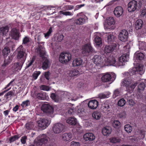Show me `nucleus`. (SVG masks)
I'll list each match as a JSON object with an SVG mask.
<instances>
[{
    "label": "nucleus",
    "instance_id": "473e14b6",
    "mask_svg": "<svg viewBox=\"0 0 146 146\" xmlns=\"http://www.w3.org/2000/svg\"><path fill=\"white\" fill-rule=\"evenodd\" d=\"M9 31V27L7 26L2 27L0 28V32L1 35H5Z\"/></svg>",
    "mask_w": 146,
    "mask_h": 146
},
{
    "label": "nucleus",
    "instance_id": "bb28decb",
    "mask_svg": "<svg viewBox=\"0 0 146 146\" xmlns=\"http://www.w3.org/2000/svg\"><path fill=\"white\" fill-rule=\"evenodd\" d=\"M111 129L110 127H106L103 128L102 130V133L104 135L108 136L111 133Z\"/></svg>",
    "mask_w": 146,
    "mask_h": 146
},
{
    "label": "nucleus",
    "instance_id": "4d7b16f0",
    "mask_svg": "<svg viewBox=\"0 0 146 146\" xmlns=\"http://www.w3.org/2000/svg\"><path fill=\"white\" fill-rule=\"evenodd\" d=\"M30 104V101L29 100L23 101L21 104V106L23 108H25L28 106Z\"/></svg>",
    "mask_w": 146,
    "mask_h": 146
},
{
    "label": "nucleus",
    "instance_id": "4468645a",
    "mask_svg": "<svg viewBox=\"0 0 146 146\" xmlns=\"http://www.w3.org/2000/svg\"><path fill=\"white\" fill-rule=\"evenodd\" d=\"M137 2L135 0L130 2L128 4V11L129 12L135 11L137 9Z\"/></svg>",
    "mask_w": 146,
    "mask_h": 146
},
{
    "label": "nucleus",
    "instance_id": "7c9ffc66",
    "mask_svg": "<svg viewBox=\"0 0 146 146\" xmlns=\"http://www.w3.org/2000/svg\"><path fill=\"white\" fill-rule=\"evenodd\" d=\"M143 24V21L141 19H138L135 22V28L137 30L141 28Z\"/></svg>",
    "mask_w": 146,
    "mask_h": 146
},
{
    "label": "nucleus",
    "instance_id": "ea45409f",
    "mask_svg": "<svg viewBox=\"0 0 146 146\" xmlns=\"http://www.w3.org/2000/svg\"><path fill=\"white\" fill-rule=\"evenodd\" d=\"M59 13L60 14H63L66 16H72L73 15L74 13L73 12H70L68 11H59Z\"/></svg>",
    "mask_w": 146,
    "mask_h": 146
},
{
    "label": "nucleus",
    "instance_id": "f257e3e1",
    "mask_svg": "<svg viewBox=\"0 0 146 146\" xmlns=\"http://www.w3.org/2000/svg\"><path fill=\"white\" fill-rule=\"evenodd\" d=\"M129 56V54L125 53L123 54L119 58L118 62H116L115 58L112 56L109 57L106 59L110 65L118 66L124 65L125 63L128 60Z\"/></svg>",
    "mask_w": 146,
    "mask_h": 146
},
{
    "label": "nucleus",
    "instance_id": "3c124183",
    "mask_svg": "<svg viewBox=\"0 0 146 146\" xmlns=\"http://www.w3.org/2000/svg\"><path fill=\"white\" fill-rule=\"evenodd\" d=\"M41 90L46 91H49L50 89L49 86L45 85H42L40 87Z\"/></svg>",
    "mask_w": 146,
    "mask_h": 146
},
{
    "label": "nucleus",
    "instance_id": "8fccbe9b",
    "mask_svg": "<svg viewBox=\"0 0 146 146\" xmlns=\"http://www.w3.org/2000/svg\"><path fill=\"white\" fill-rule=\"evenodd\" d=\"M140 16L141 18L146 17V8L143 9L141 10Z\"/></svg>",
    "mask_w": 146,
    "mask_h": 146
},
{
    "label": "nucleus",
    "instance_id": "4be33fe9",
    "mask_svg": "<svg viewBox=\"0 0 146 146\" xmlns=\"http://www.w3.org/2000/svg\"><path fill=\"white\" fill-rule=\"evenodd\" d=\"M94 35L96 36L94 40L95 44L98 46H99L102 44L101 38L100 37V34L98 32L94 33Z\"/></svg>",
    "mask_w": 146,
    "mask_h": 146
},
{
    "label": "nucleus",
    "instance_id": "13d9d810",
    "mask_svg": "<svg viewBox=\"0 0 146 146\" xmlns=\"http://www.w3.org/2000/svg\"><path fill=\"white\" fill-rule=\"evenodd\" d=\"M120 125V123L118 120H114L113 122V125L115 127H119Z\"/></svg>",
    "mask_w": 146,
    "mask_h": 146
},
{
    "label": "nucleus",
    "instance_id": "a19ab883",
    "mask_svg": "<svg viewBox=\"0 0 146 146\" xmlns=\"http://www.w3.org/2000/svg\"><path fill=\"white\" fill-rule=\"evenodd\" d=\"M139 48L140 49L144 50L146 49V43L143 41L139 42Z\"/></svg>",
    "mask_w": 146,
    "mask_h": 146
},
{
    "label": "nucleus",
    "instance_id": "5fc2aeb1",
    "mask_svg": "<svg viewBox=\"0 0 146 146\" xmlns=\"http://www.w3.org/2000/svg\"><path fill=\"white\" fill-rule=\"evenodd\" d=\"M35 60V58L33 57L29 60L27 63V68H28L31 66L34 62Z\"/></svg>",
    "mask_w": 146,
    "mask_h": 146
},
{
    "label": "nucleus",
    "instance_id": "f704fd0d",
    "mask_svg": "<svg viewBox=\"0 0 146 146\" xmlns=\"http://www.w3.org/2000/svg\"><path fill=\"white\" fill-rule=\"evenodd\" d=\"M106 22L107 24L109 26L113 25L115 23V21L114 18L112 17H110L106 19Z\"/></svg>",
    "mask_w": 146,
    "mask_h": 146
},
{
    "label": "nucleus",
    "instance_id": "49530a36",
    "mask_svg": "<svg viewBox=\"0 0 146 146\" xmlns=\"http://www.w3.org/2000/svg\"><path fill=\"white\" fill-rule=\"evenodd\" d=\"M126 104V101L123 98L120 99L118 101V106L122 107L124 106Z\"/></svg>",
    "mask_w": 146,
    "mask_h": 146
},
{
    "label": "nucleus",
    "instance_id": "cd10ccee",
    "mask_svg": "<svg viewBox=\"0 0 146 146\" xmlns=\"http://www.w3.org/2000/svg\"><path fill=\"white\" fill-rule=\"evenodd\" d=\"M72 135L70 133H65L62 136V140L65 141H68L70 140L72 137Z\"/></svg>",
    "mask_w": 146,
    "mask_h": 146
},
{
    "label": "nucleus",
    "instance_id": "f3484780",
    "mask_svg": "<svg viewBox=\"0 0 146 146\" xmlns=\"http://www.w3.org/2000/svg\"><path fill=\"white\" fill-rule=\"evenodd\" d=\"M99 105L98 102L96 100H90L88 104V106L92 110L96 109Z\"/></svg>",
    "mask_w": 146,
    "mask_h": 146
},
{
    "label": "nucleus",
    "instance_id": "603ef678",
    "mask_svg": "<svg viewBox=\"0 0 146 146\" xmlns=\"http://www.w3.org/2000/svg\"><path fill=\"white\" fill-rule=\"evenodd\" d=\"M52 31V27H50L47 33H44V37L46 39L48 38L50 36V35Z\"/></svg>",
    "mask_w": 146,
    "mask_h": 146
},
{
    "label": "nucleus",
    "instance_id": "dca6fc26",
    "mask_svg": "<svg viewBox=\"0 0 146 146\" xmlns=\"http://www.w3.org/2000/svg\"><path fill=\"white\" fill-rule=\"evenodd\" d=\"M130 93V92L127 93L125 95L124 97L127 100V102L129 105L131 106H132L135 104V103L132 99L133 96L131 95Z\"/></svg>",
    "mask_w": 146,
    "mask_h": 146
},
{
    "label": "nucleus",
    "instance_id": "ddd939ff",
    "mask_svg": "<svg viewBox=\"0 0 146 146\" xmlns=\"http://www.w3.org/2000/svg\"><path fill=\"white\" fill-rule=\"evenodd\" d=\"M51 121L46 119H41L38 121V126L44 129L50 124Z\"/></svg>",
    "mask_w": 146,
    "mask_h": 146
},
{
    "label": "nucleus",
    "instance_id": "a18cd8bd",
    "mask_svg": "<svg viewBox=\"0 0 146 146\" xmlns=\"http://www.w3.org/2000/svg\"><path fill=\"white\" fill-rule=\"evenodd\" d=\"M121 95L120 90L118 89L115 90L113 92V98H115L117 96H120Z\"/></svg>",
    "mask_w": 146,
    "mask_h": 146
},
{
    "label": "nucleus",
    "instance_id": "e2e57ef3",
    "mask_svg": "<svg viewBox=\"0 0 146 146\" xmlns=\"http://www.w3.org/2000/svg\"><path fill=\"white\" fill-rule=\"evenodd\" d=\"M31 39L27 36H25L23 40V44H25L30 42Z\"/></svg>",
    "mask_w": 146,
    "mask_h": 146
},
{
    "label": "nucleus",
    "instance_id": "5701e85b",
    "mask_svg": "<svg viewBox=\"0 0 146 146\" xmlns=\"http://www.w3.org/2000/svg\"><path fill=\"white\" fill-rule=\"evenodd\" d=\"M10 35L14 39L17 40L19 39V34L17 30L16 29H13L11 30Z\"/></svg>",
    "mask_w": 146,
    "mask_h": 146
},
{
    "label": "nucleus",
    "instance_id": "338daca9",
    "mask_svg": "<svg viewBox=\"0 0 146 146\" xmlns=\"http://www.w3.org/2000/svg\"><path fill=\"white\" fill-rule=\"evenodd\" d=\"M27 137L26 136H24L22 137L21 139V141L22 143L25 144L26 142V140Z\"/></svg>",
    "mask_w": 146,
    "mask_h": 146
},
{
    "label": "nucleus",
    "instance_id": "37998d69",
    "mask_svg": "<svg viewBox=\"0 0 146 146\" xmlns=\"http://www.w3.org/2000/svg\"><path fill=\"white\" fill-rule=\"evenodd\" d=\"M124 128L125 131L128 133H131L132 131V127L129 125H126L124 126Z\"/></svg>",
    "mask_w": 146,
    "mask_h": 146
},
{
    "label": "nucleus",
    "instance_id": "9d476101",
    "mask_svg": "<svg viewBox=\"0 0 146 146\" xmlns=\"http://www.w3.org/2000/svg\"><path fill=\"white\" fill-rule=\"evenodd\" d=\"M64 128V125L63 124L57 123L54 125L52 131L55 133L58 134L62 131Z\"/></svg>",
    "mask_w": 146,
    "mask_h": 146
},
{
    "label": "nucleus",
    "instance_id": "58836bf2",
    "mask_svg": "<svg viewBox=\"0 0 146 146\" xmlns=\"http://www.w3.org/2000/svg\"><path fill=\"white\" fill-rule=\"evenodd\" d=\"M92 116L96 120L99 119L101 117V114L99 112H94L92 114Z\"/></svg>",
    "mask_w": 146,
    "mask_h": 146
},
{
    "label": "nucleus",
    "instance_id": "c03bdc74",
    "mask_svg": "<svg viewBox=\"0 0 146 146\" xmlns=\"http://www.w3.org/2000/svg\"><path fill=\"white\" fill-rule=\"evenodd\" d=\"M130 48V44L129 43H128L124 47L123 50L125 51V52H126V53L129 54Z\"/></svg>",
    "mask_w": 146,
    "mask_h": 146
},
{
    "label": "nucleus",
    "instance_id": "6ab92c4d",
    "mask_svg": "<svg viewBox=\"0 0 146 146\" xmlns=\"http://www.w3.org/2000/svg\"><path fill=\"white\" fill-rule=\"evenodd\" d=\"M111 75L108 73L104 74L101 77V80L102 82H109L110 84L112 82H111Z\"/></svg>",
    "mask_w": 146,
    "mask_h": 146
},
{
    "label": "nucleus",
    "instance_id": "052dcab7",
    "mask_svg": "<svg viewBox=\"0 0 146 146\" xmlns=\"http://www.w3.org/2000/svg\"><path fill=\"white\" fill-rule=\"evenodd\" d=\"M80 145L79 142L74 141H71L70 144V146H80Z\"/></svg>",
    "mask_w": 146,
    "mask_h": 146
},
{
    "label": "nucleus",
    "instance_id": "9b49d317",
    "mask_svg": "<svg viewBox=\"0 0 146 146\" xmlns=\"http://www.w3.org/2000/svg\"><path fill=\"white\" fill-rule=\"evenodd\" d=\"M130 71L132 74L138 73L141 75L144 72L143 66L141 65H137L135 67L131 69Z\"/></svg>",
    "mask_w": 146,
    "mask_h": 146
},
{
    "label": "nucleus",
    "instance_id": "864d4df0",
    "mask_svg": "<svg viewBox=\"0 0 146 146\" xmlns=\"http://www.w3.org/2000/svg\"><path fill=\"white\" fill-rule=\"evenodd\" d=\"M86 69L87 70L89 71H93L95 67L92 64H90L89 65L87 64L86 66Z\"/></svg>",
    "mask_w": 146,
    "mask_h": 146
},
{
    "label": "nucleus",
    "instance_id": "1a4fd4ad",
    "mask_svg": "<svg viewBox=\"0 0 146 146\" xmlns=\"http://www.w3.org/2000/svg\"><path fill=\"white\" fill-rule=\"evenodd\" d=\"M42 110L44 112H46L48 115L51 117H53V109L52 107L48 104H44L42 105Z\"/></svg>",
    "mask_w": 146,
    "mask_h": 146
},
{
    "label": "nucleus",
    "instance_id": "2f4dec72",
    "mask_svg": "<svg viewBox=\"0 0 146 146\" xmlns=\"http://www.w3.org/2000/svg\"><path fill=\"white\" fill-rule=\"evenodd\" d=\"M137 82V84H139L138 86V90L139 92H141L144 90L145 87V85L144 82Z\"/></svg>",
    "mask_w": 146,
    "mask_h": 146
},
{
    "label": "nucleus",
    "instance_id": "423d86ee",
    "mask_svg": "<svg viewBox=\"0 0 146 146\" xmlns=\"http://www.w3.org/2000/svg\"><path fill=\"white\" fill-rule=\"evenodd\" d=\"M49 138L44 134L40 135L35 140L34 143L37 146L42 145V144L46 143Z\"/></svg>",
    "mask_w": 146,
    "mask_h": 146
},
{
    "label": "nucleus",
    "instance_id": "39448f33",
    "mask_svg": "<svg viewBox=\"0 0 146 146\" xmlns=\"http://www.w3.org/2000/svg\"><path fill=\"white\" fill-rule=\"evenodd\" d=\"M92 60L94 63L98 67V68L100 69V68L102 67L104 65H109V63L107 64L104 63L103 58H102L101 56L96 55L94 56L92 58ZM106 62H107V60Z\"/></svg>",
    "mask_w": 146,
    "mask_h": 146
},
{
    "label": "nucleus",
    "instance_id": "0eeeda50",
    "mask_svg": "<svg viewBox=\"0 0 146 146\" xmlns=\"http://www.w3.org/2000/svg\"><path fill=\"white\" fill-rule=\"evenodd\" d=\"M72 59L71 54L68 52L61 53L59 56V60L63 64H67Z\"/></svg>",
    "mask_w": 146,
    "mask_h": 146
},
{
    "label": "nucleus",
    "instance_id": "79ce46f5",
    "mask_svg": "<svg viewBox=\"0 0 146 146\" xmlns=\"http://www.w3.org/2000/svg\"><path fill=\"white\" fill-rule=\"evenodd\" d=\"M10 52V50L7 47H5L3 50V54L4 56H7Z\"/></svg>",
    "mask_w": 146,
    "mask_h": 146
},
{
    "label": "nucleus",
    "instance_id": "f8f14e48",
    "mask_svg": "<svg viewBox=\"0 0 146 146\" xmlns=\"http://www.w3.org/2000/svg\"><path fill=\"white\" fill-rule=\"evenodd\" d=\"M128 34L127 31L125 30H123L121 31L119 35V39L123 42L128 40Z\"/></svg>",
    "mask_w": 146,
    "mask_h": 146
},
{
    "label": "nucleus",
    "instance_id": "6e6d98bb",
    "mask_svg": "<svg viewBox=\"0 0 146 146\" xmlns=\"http://www.w3.org/2000/svg\"><path fill=\"white\" fill-rule=\"evenodd\" d=\"M104 111L105 112H107L110 111V108L109 106L107 104H104L102 106Z\"/></svg>",
    "mask_w": 146,
    "mask_h": 146
},
{
    "label": "nucleus",
    "instance_id": "6e6552de",
    "mask_svg": "<svg viewBox=\"0 0 146 146\" xmlns=\"http://www.w3.org/2000/svg\"><path fill=\"white\" fill-rule=\"evenodd\" d=\"M82 53L84 56H88L90 53L94 51V49L92 48L90 42L85 44L82 47Z\"/></svg>",
    "mask_w": 146,
    "mask_h": 146
},
{
    "label": "nucleus",
    "instance_id": "bf43d9fd",
    "mask_svg": "<svg viewBox=\"0 0 146 146\" xmlns=\"http://www.w3.org/2000/svg\"><path fill=\"white\" fill-rule=\"evenodd\" d=\"M41 72L39 71H35L33 74V77L35 80H36L38 78V76L40 74Z\"/></svg>",
    "mask_w": 146,
    "mask_h": 146
},
{
    "label": "nucleus",
    "instance_id": "2eb2a0df",
    "mask_svg": "<svg viewBox=\"0 0 146 146\" xmlns=\"http://www.w3.org/2000/svg\"><path fill=\"white\" fill-rule=\"evenodd\" d=\"M23 63L20 62L14 63L12 65L11 70L14 73L21 70Z\"/></svg>",
    "mask_w": 146,
    "mask_h": 146
},
{
    "label": "nucleus",
    "instance_id": "20e7f679",
    "mask_svg": "<svg viewBox=\"0 0 146 146\" xmlns=\"http://www.w3.org/2000/svg\"><path fill=\"white\" fill-rule=\"evenodd\" d=\"M17 50L18 52L17 55L18 60L24 63L26 59L27 56L25 50L23 48L22 46L21 45L18 48Z\"/></svg>",
    "mask_w": 146,
    "mask_h": 146
},
{
    "label": "nucleus",
    "instance_id": "a878e982",
    "mask_svg": "<svg viewBox=\"0 0 146 146\" xmlns=\"http://www.w3.org/2000/svg\"><path fill=\"white\" fill-rule=\"evenodd\" d=\"M82 61L80 58L75 59L72 62V65L74 67L80 66L82 65Z\"/></svg>",
    "mask_w": 146,
    "mask_h": 146
},
{
    "label": "nucleus",
    "instance_id": "c9c22d12",
    "mask_svg": "<svg viewBox=\"0 0 146 146\" xmlns=\"http://www.w3.org/2000/svg\"><path fill=\"white\" fill-rule=\"evenodd\" d=\"M110 93L109 92H106L104 93L100 94L98 95V97L100 99L108 98L110 94Z\"/></svg>",
    "mask_w": 146,
    "mask_h": 146
},
{
    "label": "nucleus",
    "instance_id": "a211bd4d",
    "mask_svg": "<svg viewBox=\"0 0 146 146\" xmlns=\"http://www.w3.org/2000/svg\"><path fill=\"white\" fill-rule=\"evenodd\" d=\"M116 46V45L115 43H113L110 45L106 46L104 49L105 53L108 54L112 52L114 50Z\"/></svg>",
    "mask_w": 146,
    "mask_h": 146
},
{
    "label": "nucleus",
    "instance_id": "69168bd1",
    "mask_svg": "<svg viewBox=\"0 0 146 146\" xmlns=\"http://www.w3.org/2000/svg\"><path fill=\"white\" fill-rule=\"evenodd\" d=\"M119 117H120L125 118L126 116V113L125 111L121 112L119 115Z\"/></svg>",
    "mask_w": 146,
    "mask_h": 146
},
{
    "label": "nucleus",
    "instance_id": "b1692460",
    "mask_svg": "<svg viewBox=\"0 0 146 146\" xmlns=\"http://www.w3.org/2000/svg\"><path fill=\"white\" fill-rule=\"evenodd\" d=\"M145 57V55L144 53L140 52L139 51H137L134 54V60H135V58H136L137 60H142Z\"/></svg>",
    "mask_w": 146,
    "mask_h": 146
},
{
    "label": "nucleus",
    "instance_id": "f03ea898",
    "mask_svg": "<svg viewBox=\"0 0 146 146\" xmlns=\"http://www.w3.org/2000/svg\"><path fill=\"white\" fill-rule=\"evenodd\" d=\"M37 51L40 57L44 60L42 62V68L44 70H46L50 66V64L45 57L46 52L44 48L39 45L37 48Z\"/></svg>",
    "mask_w": 146,
    "mask_h": 146
},
{
    "label": "nucleus",
    "instance_id": "c85d7f7f",
    "mask_svg": "<svg viewBox=\"0 0 146 146\" xmlns=\"http://www.w3.org/2000/svg\"><path fill=\"white\" fill-rule=\"evenodd\" d=\"M107 40L108 43H111L113 41L114 37L113 36V33H109L107 34Z\"/></svg>",
    "mask_w": 146,
    "mask_h": 146
},
{
    "label": "nucleus",
    "instance_id": "72a5a7b5",
    "mask_svg": "<svg viewBox=\"0 0 146 146\" xmlns=\"http://www.w3.org/2000/svg\"><path fill=\"white\" fill-rule=\"evenodd\" d=\"M66 122L68 124L74 125L76 124V119L74 117H69L67 120Z\"/></svg>",
    "mask_w": 146,
    "mask_h": 146
},
{
    "label": "nucleus",
    "instance_id": "e433bc0d",
    "mask_svg": "<svg viewBox=\"0 0 146 146\" xmlns=\"http://www.w3.org/2000/svg\"><path fill=\"white\" fill-rule=\"evenodd\" d=\"M79 72L76 69H74L70 71L69 75L70 76H77L80 74Z\"/></svg>",
    "mask_w": 146,
    "mask_h": 146
},
{
    "label": "nucleus",
    "instance_id": "c756f323",
    "mask_svg": "<svg viewBox=\"0 0 146 146\" xmlns=\"http://www.w3.org/2000/svg\"><path fill=\"white\" fill-rule=\"evenodd\" d=\"M50 97L56 102H58L61 100V99L59 95L54 93L51 94Z\"/></svg>",
    "mask_w": 146,
    "mask_h": 146
},
{
    "label": "nucleus",
    "instance_id": "680f3d73",
    "mask_svg": "<svg viewBox=\"0 0 146 146\" xmlns=\"http://www.w3.org/2000/svg\"><path fill=\"white\" fill-rule=\"evenodd\" d=\"M18 135H15L14 136L11 137L9 139V141L10 143L13 142L14 141L16 140L19 138Z\"/></svg>",
    "mask_w": 146,
    "mask_h": 146
},
{
    "label": "nucleus",
    "instance_id": "0e129e2a",
    "mask_svg": "<svg viewBox=\"0 0 146 146\" xmlns=\"http://www.w3.org/2000/svg\"><path fill=\"white\" fill-rule=\"evenodd\" d=\"M36 97L38 99L40 100H43L44 98L43 94L41 93H39L37 94Z\"/></svg>",
    "mask_w": 146,
    "mask_h": 146
},
{
    "label": "nucleus",
    "instance_id": "aec40b11",
    "mask_svg": "<svg viewBox=\"0 0 146 146\" xmlns=\"http://www.w3.org/2000/svg\"><path fill=\"white\" fill-rule=\"evenodd\" d=\"M123 12V10L122 7L118 6L115 9L114 13L116 17H119L122 15Z\"/></svg>",
    "mask_w": 146,
    "mask_h": 146
},
{
    "label": "nucleus",
    "instance_id": "7ed1b4c3",
    "mask_svg": "<svg viewBox=\"0 0 146 146\" xmlns=\"http://www.w3.org/2000/svg\"><path fill=\"white\" fill-rule=\"evenodd\" d=\"M121 84L123 86L126 87L127 91L131 93L137 84V83L133 82L132 80L130 79L125 78L122 80Z\"/></svg>",
    "mask_w": 146,
    "mask_h": 146
},
{
    "label": "nucleus",
    "instance_id": "de8ad7c7",
    "mask_svg": "<svg viewBox=\"0 0 146 146\" xmlns=\"http://www.w3.org/2000/svg\"><path fill=\"white\" fill-rule=\"evenodd\" d=\"M34 126V124L32 122H29L26 124V127L27 129L28 130L33 129Z\"/></svg>",
    "mask_w": 146,
    "mask_h": 146
},
{
    "label": "nucleus",
    "instance_id": "4c0bfd02",
    "mask_svg": "<svg viewBox=\"0 0 146 146\" xmlns=\"http://www.w3.org/2000/svg\"><path fill=\"white\" fill-rule=\"evenodd\" d=\"M111 143H119L121 140L118 137H112L109 139Z\"/></svg>",
    "mask_w": 146,
    "mask_h": 146
},
{
    "label": "nucleus",
    "instance_id": "393cba45",
    "mask_svg": "<svg viewBox=\"0 0 146 146\" xmlns=\"http://www.w3.org/2000/svg\"><path fill=\"white\" fill-rule=\"evenodd\" d=\"M87 19V17L85 15H84L82 17H81L78 19H77L75 21V23L78 25H82L85 22L86 20Z\"/></svg>",
    "mask_w": 146,
    "mask_h": 146
},
{
    "label": "nucleus",
    "instance_id": "774afa93",
    "mask_svg": "<svg viewBox=\"0 0 146 146\" xmlns=\"http://www.w3.org/2000/svg\"><path fill=\"white\" fill-rule=\"evenodd\" d=\"M14 80H12L11 82H10L7 86L6 87H5L4 89H6L7 88L9 87L10 86H13L14 85Z\"/></svg>",
    "mask_w": 146,
    "mask_h": 146
},
{
    "label": "nucleus",
    "instance_id": "09e8293b",
    "mask_svg": "<svg viewBox=\"0 0 146 146\" xmlns=\"http://www.w3.org/2000/svg\"><path fill=\"white\" fill-rule=\"evenodd\" d=\"M74 8V6L71 5H66L63 7V9L65 11L70 10Z\"/></svg>",
    "mask_w": 146,
    "mask_h": 146
},
{
    "label": "nucleus",
    "instance_id": "412c9836",
    "mask_svg": "<svg viewBox=\"0 0 146 146\" xmlns=\"http://www.w3.org/2000/svg\"><path fill=\"white\" fill-rule=\"evenodd\" d=\"M84 139L86 141H92L95 139V136L92 133H87L83 136Z\"/></svg>",
    "mask_w": 146,
    "mask_h": 146
}]
</instances>
